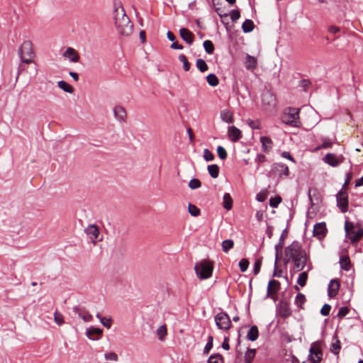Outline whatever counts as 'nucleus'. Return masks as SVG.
Segmentation results:
<instances>
[{"instance_id": "obj_46", "label": "nucleus", "mask_w": 363, "mask_h": 363, "mask_svg": "<svg viewBox=\"0 0 363 363\" xmlns=\"http://www.w3.org/2000/svg\"><path fill=\"white\" fill-rule=\"evenodd\" d=\"M213 336L211 335H209L208 337V342L203 349V354H208L210 352V350L212 349L213 347Z\"/></svg>"}, {"instance_id": "obj_34", "label": "nucleus", "mask_w": 363, "mask_h": 363, "mask_svg": "<svg viewBox=\"0 0 363 363\" xmlns=\"http://www.w3.org/2000/svg\"><path fill=\"white\" fill-rule=\"evenodd\" d=\"M254 27H255L254 23L250 19H246L242 25V29L245 33H250V32L252 31V30L254 29Z\"/></svg>"}, {"instance_id": "obj_49", "label": "nucleus", "mask_w": 363, "mask_h": 363, "mask_svg": "<svg viewBox=\"0 0 363 363\" xmlns=\"http://www.w3.org/2000/svg\"><path fill=\"white\" fill-rule=\"evenodd\" d=\"M249 261L243 258L239 262V267L242 272H245L247 271L248 266H249Z\"/></svg>"}, {"instance_id": "obj_17", "label": "nucleus", "mask_w": 363, "mask_h": 363, "mask_svg": "<svg viewBox=\"0 0 363 363\" xmlns=\"http://www.w3.org/2000/svg\"><path fill=\"white\" fill-rule=\"evenodd\" d=\"M103 330L101 328L90 327L86 329V335L91 340H97L102 335Z\"/></svg>"}, {"instance_id": "obj_36", "label": "nucleus", "mask_w": 363, "mask_h": 363, "mask_svg": "<svg viewBox=\"0 0 363 363\" xmlns=\"http://www.w3.org/2000/svg\"><path fill=\"white\" fill-rule=\"evenodd\" d=\"M208 172L211 177L216 179L219 175V167L217 164H210L207 167Z\"/></svg>"}, {"instance_id": "obj_15", "label": "nucleus", "mask_w": 363, "mask_h": 363, "mask_svg": "<svg viewBox=\"0 0 363 363\" xmlns=\"http://www.w3.org/2000/svg\"><path fill=\"white\" fill-rule=\"evenodd\" d=\"M340 286V281L337 279L330 280L328 286V295L330 298H334L338 293Z\"/></svg>"}, {"instance_id": "obj_33", "label": "nucleus", "mask_w": 363, "mask_h": 363, "mask_svg": "<svg viewBox=\"0 0 363 363\" xmlns=\"http://www.w3.org/2000/svg\"><path fill=\"white\" fill-rule=\"evenodd\" d=\"M306 301V298L305 295L301 293H298L295 298L294 303L299 309H303V306Z\"/></svg>"}, {"instance_id": "obj_3", "label": "nucleus", "mask_w": 363, "mask_h": 363, "mask_svg": "<svg viewBox=\"0 0 363 363\" xmlns=\"http://www.w3.org/2000/svg\"><path fill=\"white\" fill-rule=\"evenodd\" d=\"M299 108L289 107L281 116L284 123L292 127H300L301 123L299 118Z\"/></svg>"}, {"instance_id": "obj_37", "label": "nucleus", "mask_w": 363, "mask_h": 363, "mask_svg": "<svg viewBox=\"0 0 363 363\" xmlns=\"http://www.w3.org/2000/svg\"><path fill=\"white\" fill-rule=\"evenodd\" d=\"M256 354L255 349H247L245 354V363H252V359H254Z\"/></svg>"}, {"instance_id": "obj_10", "label": "nucleus", "mask_w": 363, "mask_h": 363, "mask_svg": "<svg viewBox=\"0 0 363 363\" xmlns=\"http://www.w3.org/2000/svg\"><path fill=\"white\" fill-rule=\"evenodd\" d=\"M271 172L272 174H277L279 177H287L289 174V167L281 162H276L272 165Z\"/></svg>"}, {"instance_id": "obj_11", "label": "nucleus", "mask_w": 363, "mask_h": 363, "mask_svg": "<svg viewBox=\"0 0 363 363\" xmlns=\"http://www.w3.org/2000/svg\"><path fill=\"white\" fill-rule=\"evenodd\" d=\"M327 228L325 222L317 223L313 226V234L319 240L324 238L327 233Z\"/></svg>"}, {"instance_id": "obj_52", "label": "nucleus", "mask_w": 363, "mask_h": 363, "mask_svg": "<svg viewBox=\"0 0 363 363\" xmlns=\"http://www.w3.org/2000/svg\"><path fill=\"white\" fill-rule=\"evenodd\" d=\"M217 153L220 159L225 160L227 158V152L225 149L222 146H218L217 147Z\"/></svg>"}, {"instance_id": "obj_61", "label": "nucleus", "mask_w": 363, "mask_h": 363, "mask_svg": "<svg viewBox=\"0 0 363 363\" xmlns=\"http://www.w3.org/2000/svg\"><path fill=\"white\" fill-rule=\"evenodd\" d=\"M354 228V226L353 223L347 220L345 223V230L346 235H348L351 233V231L353 230Z\"/></svg>"}, {"instance_id": "obj_26", "label": "nucleus", "mask_w": 363, "mask_h": 363, "mask_svg": "<svg viewBox=\"0 0 363 363\" xmlns=\"http://www.w3.org/2000/svg\"><path fill=\"white\" fill-rule=\"evenodd\" d=\"M262 101L264 105H268L269 106H274L276 104L275 96L269 92L264 93L262 95Z\"/></svg>"}, {"instance_id": "obj_20", "label": "nucleus", "mask_w": 363, "mask_h": 363, "mask_svg": "<svg viewBox=\"0 0 363 363\" xmlns=\"http://www.w3.org/2000/svg\"><path fill=\"white\" fill-rule=\"evenodd\" d=\"M179 34L181 38L187 44L191 45L194 40V35L191 31L189 29L182 28L179 30Z\"/></svg>"}, {"instance_id": "obj_50", "label": "nucleus", "mask_w": 363, "mask_h": 363, "mask_svg": "<svg viewBox=\"0 0 363 363\" xmlns=\"http://www.w3.org/2000/svg\"><path fill=\"white\" fill-rule=\"evenodd\" d=\"M281 201V198L279 196L272 197L269 200V205L272 208H277Z\"/></svg>"}, {"instance_id": "obj_1", "label": "nucleus", "mask_w": 363, "mask_h": 363, "mask_svg": "<svg viewBox=\"0 0 363 363\" xmlns=\"http://www.w3.org/2000/svg\"><path fill=\"white\" fill-rule=\"evenodd\" d=\"M114 19L117 30L121 35H128L131 33L133 26L122 6L115 5Z\"/></svg>"}, {"instance_id": "obj_29", "label": "nucleus", "mask_w": 363, "mask_h": 363, "mask_svg": "<svg viewBox=\"0 0 363 363\" xmlns=\"http://www.w3.org/2000/svg\"><path fill=\"white\" fill-rule=\"evenodd\" d=\"M220 118L223 121L228 123H233L234 121L233 113L228 109L221 111Z\"/></svg>"}, {"instance_id": "obj_44", "label": "nucleus", "mask_w": 363, "mask_h": 363, "mask_svg": "<svg viewBox=\"0 0 363 363\" xmlns=\"http://www.w3.org/2000/svg\"><path fill=\"white\" fill-rule=\"evenodd\" d=\"M203 48L205 49V51L208 53V54H213V52H214V45H213V43H212V41L209 40H206L203 42Z\"/></svg>"}, {"instance_id": "obj_6", "label": "nucleus", "mask_w": 363, "mask_h": 363, "mask_svg": "<svg viewBox=\"0 0 363 363\" xmlns=\"http://www.w3.org/2000/svg\"><path fill=\"white\" fill-rule=\"evenodd\" d=\"M285 254L286 256H289L290 258L299 256L302 257L306 252V250H303L299 242L295 240L292 242V243L285 248Z\"/></svg>"}, {"instance_id": "obj_24", "label": "nucleus", "mask_w": 363, "mask_h": 363, "mask_svg": "<svg viewBox=\"0 0 363 363\" xmlns=\"http://www.w3.org/2000/svg\"><path fill=\"white\" fill-rule=\"evenodd\" d=\"M323 161L331 167H337L341 163V161L333 153H328L323 158Z\"/></svg>"}, {"instance_id": "obj_9", "label": "nucleus", "mask_w": 363, "mask_h": 363, "mask_svg": "<svg viewBox=\"0 0 363 363\" xmlns=\"http://www.w3.org/2000/svg\"><path fill=\"white\" fill-rule=\"evenodd\" d=\"M277 309L279 315L284 319L291 315L292 311L290 307V303L286 301H281L277 306Z\"/></svg>"}, {"instance_id": "obj_2", "label": "nucleus", "mask_w": 363, "mask_h": 363, "mask_svg": "<svg viewBox=\"0 0 363 363\" xmlns=\"http://www.w3.org/2000/svg\"><path fill=\"white\" fill-rule=\"evenodd\" d=\"M18 55L22 64H34L35 74L37 73L36 64L33 62L35 52L33 49V44L30 41H24L18 49Z\"/></svg>"}, {"instance_id": "obj_45", "label": "nucleus", "mask_w": 363, "mask_h": 363, "mask_svg": "<svg viewBox=\"0 0 363 363\" xmlns=\"http://www.w3.org/2000/svg\"><path fill=\"white\" fill-rule=\"evenodd\" d=\"M188 210H189V213L192 216H198L201 213L200 209L198 207H196L195 205H193L191 203L189 204Z\"/></svg>"}, {"instance_id": "obj_30", "label": "nucleus", "mask_w": 363, "mask_h": 363, "mask_svg": "<svg viewBox=\"0 0 363 363\" xmlns=\"http://www.w3.org/2000/svg\"><path fill=\"white\" fill-rule=\"evenodd\" d=\"M352 235L349 237L352 244L357 243L363 236V229L360 228L357 231H351Z\"/></svg>"}, {"instance_id": "obj_47", "label": "nucleus", "mask_w": 363, "mask_h": 363, "mask_svg": "<svg viewBox=\"0 0 363 363\" xmlns=\"http://www.w3.org/2000/svg\"><path fill=\"white\" fill-rule=\"evenodd\" d=\"M350 312V309L347 306H342L339 308L337 316L340 319H342L345 316H346Z\"/></svg>"}, {"instance_id": "obj_21", "label": "nucleus", "mask_w": 363, "mask_h": 363, "mask_svg": "<svg viewBox=\"0 0 363 363\" xmlns=\"http://www.w3.org/2000/svg\"><path fill=\"white\" fill-rule=\"evenodd\" d=\"M308 199L312 206L318 204L320 202V194L317 189L310 188L308 191Z\"/></svg>"}, {"instance_id": "obj_27", "label": "nucleus", "mask_w": 363, "mask_h": 363, "mask_svg": "<svg viewBox=\"0 0 363 363\" xmlns=\"http://www.w3.org/2000/svg\"><path fill=\"white\" fill-rule=\"evenodd\" d=\"M245 64L247 69L253 70L256 68L257 65V59L255 57L247 54Z\"/></svg>"}, {"instance_id": "obj_56", "label": "nucleus", "mask_w": 363, "mask_h": 363, "mask_svg": "<svg viewBox=\"0 0 363 363\" xmlns=\"http://www.w3.org/2000/svg\"><path fill=\"white\" fill-rule=\"evenodd\" d=\"M230 18L233 21L235 22L240 17V12L237 9H233L230 13Z\"/></svg>"}, {"instance_id": "obj_62", "label": "nucleus", "mask_w": 363, "mask_h": 363, "mask_svg": "<svg viewBox=\"0 0 363 363\" xmlns=\"http://www.w3.org/2000/svg\"><path fill=\"white\" fill-rule=\"evenodd\" d=\"M157 334L160 335V339H162V337L166 335L167 334V328L165 325H162L157 329Z\"/></svg>"}, {"instance_id": "obj_31", "label": "nucleus", "mask_w": 363, "mask_h": 363, "mask_svg": "<svg viewBox=\"0 0 363 363\" xmlns=\"http://www.w3.org/2000/svg\"><path fill=\"white\" fill-rule=\"evenodd\" d=\"M223 206L226 210L229 211L233 207V199L228 193H225L223 198Z\"/></svg>"}, {"instance_id": "obj_13", "label": "nucleus", "mask_w": 363, "mask_h": 363, "mask_svg": "<svg viewBox=\"0 0 363 363\" xmlns=\"http://www.w3.org/2000/svg\"><path fill=\"white\" fill-rule=\"evenodd\" d=\"M288 225L286 226V228L282 231L281 234V236L279 238V242L275 245V251H276V254H275V257H276V263L278 262L279 260V254L281 253V250L284 247V240L286 238V237L288 236Z\"/></svg>"}, {"instance_id": "obj_4", "label": "nucleus", "mask_w": 363, "mask_h": 363, "mask_svg": "<svg viewBox=\"0 0 363 363\" xmlns=\"http://www.w3.org/2000/svg\"><path fill=\"white\" fill-rule=\"evenodd\" d=\"M213 269V263L206 259L197 262L194 267L196 274L201 279H206L211 277Z\"/></svg>"}, {"instance_id": "obj_23", "label": "nucleus", "mask_w": 363, "mask_h": 363, "mask_svg": "<svg viewBox=\"0 0 363 363\" xmlns=\"http://www.w3.org/2000/svg\"><path fill=\"white\" fill-rule=\"evenodd\" d=\"M65 57H67L72 62H77L79 60L78 52L72 48H67L63 54Z\"/></svg>"}, {"instance_id": "obj_7", "label": "nucleus", "mask_w": 363, "mask_h": 363, "mask_svg": "<svg viewBox=\"0 0 363 363\" xmlns=\"http://www.w3.org/2000/svg\"><path fill=\"white\" fill-rule=\"evenodd\" d=\"M337 206L342 213H346L348 211V195L346 191L341 189L336 195Z\"/></svg>"}, {"instance_id": "obj_64", "label": "nucleus", "mask_w": 363, "mask_h": 363, "mask_svg": "<svg viewBox=\"0 0 363 363\" xmlns=\"http://www.w3.org/2000/svg\"><path fill=\"white\" fill-rule=\"evenodd\" d=\"M105 357L106 359L111 360V361H116L117 358H118L117 354H115L114 352H109V353L105 354Z\"/></svg>"}, {"instance_id": "obj_25", "label": "nucleus", "mask_w": 363, "mask_h": 363, "mask_svg": "<svg viewBox=\"0 0 363 363\" xmlns=\"http://www.w3.org/2000/svg\"><path fill=\"white\" fill-rule=\"evenodd\" d=\"M260 142L262 143V150L264 152H269L273 147V142L272 139L267 136H262L260 138Z\"/></svg>"}, {"instance_id": "obj_12", "label": "nucleus", "mask_w": 363, "mask_h": 363, "mask_svg": "<svg viewBox=\"0 0 363 363\" xmlns=\"http://www.w3.org/2000/svg\"><path fill=\"white\" fill-rule=\"evenodd\" d=\"M309 360L311 363H319L322 359L323 352L316 346H311L310 348Z\"/></svg>"}, {"instance_id": "obj_18", "label": "nucleus", "mask_w": 363, "mask_h": 363, "mask_svg": "<svg viewBox=\"0 0 363 363\" xmlns=\"http://www.w3.org/2000/svg\"><path fill=\"white\" fill-rule=\"evenodd\" d=\"M84 231L92 242H95V240L99 239V230L96 225H89Z\"/></svg>"}, {"instance_id": "obj_35", "label": "nucleus", "mask_w": 363, "mask_h": 363, "mask_svg": "<svg viewBox=\"0 0 363 363\" xmlns=\"http://www.w3.org/2000/svg\"><path fill=\"white\" fill-rule=\"evenodd\" d=\"M58 86L65 91V92L72 94L74 92V89L73 86H72L70 84L67 83L65 81L61 80L57 82Z\"/></svg>"}, {"instance_id": "obj_58", "label": "nucleus", "mask_w": 363, "mask_h": 363, "mask_svg": "<svg viewBox=\"0 0 363 363\" xmlns=\"http://www.w3.org/2000/svg\"><path fill=\"white\" fill-rule=\"evenodd\" d=\"M100 322L106 328H111L112 325V320L111 318L104 317V318H101Z\"/></svg>"}, {"instance_id": "obj_48", "label": "nucleus", "mask_w": 363, "mask_h": 363, "mask_svg": "<svg viewBox=\"0 0 363 363\" xmlns=\"http://www.w3.org/2000/svg\"><path fill=\"white\" fill-rule=\"evenodd\" d=\"M201 186V182L198 179H191L189 182V187L191 189H196Z\"/></svg>"}, {"instance_id": "obj_42", "label": "nucleus", "mask_w": 363, "mask_h": 363, "mask_svg": "<svg viewBox=\"0 0 363 363\" xmlns=\"http://www.w3.org/2000/svg\"><path fill=\"white\" fill-rule=\"evenodd\" d=\"M308 279L307 272H301L297 279V283L302 287L305 286Z\"/></svg>"}, {"instance_id": "obj_19", "label": "nucleus", "mask_w": 363, "mask_h": 363, "mask_svg": "<svg viewBox=\"0 0 363 363\" xmlns=\"http://www.w3.org/2000/svg\"><path fill=\"white\" fill-rule=\"evenodd\" d=\"M228 135L229 139L233 143L238 141L242 138L241 131L235 126L228 127Z\"/></svg>"}, {"instance_id": "obj_60", "label": "nucleus", "mask_w": 363, "mask_h": 363, "mask_svg": "<svg viewBox=\"0 0 363 363\" xmlns=\"http://www.w3.org/2000/svg\"><path fill=\"white\" fill-rule=\"evenodd\" d=\"M267 161V157L263 154H258L255 160V162L258 164L257 169L259 168V164L264 163Z\"/></svg>"}, {"instance_id": "obj_22", "label": "nucleus", "mask_w": 363, "mask_h": 363, "mask_svg": "<svg viewBox=\"0 0 363 363\" xmlns=\"http://www.w3.org/2000/svg\"><path fill=\"white\" fill-rule=\"evenodd\" d=\"M113 114L116 119L118 120V121H125L127 114L124 107L121 106H115V108H113Z\"/></svg>"}, {"instance_id": "obj_8", "label": "nucleus", "mask_w": 363, "mask_h": 363, "mask_svg": "<svg viewBox=\"0 0 363 363\" xmlns=\"http://www.w3.org/2000/svg\"><path fill=\"white\" fill-rule=\"evenodd\" d=\"M280 288L281 283L279 281L275 279L269 280L267 285V294L264 298H272L275 301L276 298L274 297V295L279 291Z\"/></svg>"}, {"instance_id": "obj_38", "label": "nucleus", "mask_w": 363, "mask_h": 363, "mask_svg": "<svg viewBox=\"0 0 363 363\" xmlns=\"http://www.w3.org/2000/svg\"><path fill=\"white\" fill-rule=\"evenodd\" d=\"M206 81L208 84L211 86H216L219 83V79L217 76L214 74H209L206 77Z\"/></svg>"}, {"instance_id": "obj_63", "label": "nucleus", "mask_w": 363, "mask_h": 363, "mask_svg": "<svg viewBox=\"0 0 363 363\" xmlns=\"http://www.w3.org/2000/svg\"><path fill=\"white\" fill-rule=\"evenodd\" d=\"M217 14L220 16V18H227L228 16V13H225L224 11L221 8H216L215 9Z\"/></svg>"}, {"instance_id": "obj_28", "label": "nucleus", "mask_w": 363, "mask_h": 363, "mask_svg": "<svg viewBox=\"0 0 363 363\" xmlns=\"http://www.w3.org/2000/svg\"><path fill=\"white\" fill-rule=\"evenodd\" d=\"M259 337V330L256 325H252L247 334V339L250 341H255Z\"/></svg>"}, {"instance_id": "obj_32", "label": "nucleus", "mask_w": 363, "mask_h": 363, "mask_svg": "<svg viewBox=\"0 0 363 363\" xmlns=\"http://www.w3.org/2000/svg\"><path fill=\"white\" fill-rule=\"evenodd\" d=\"M340 264L342 269L345 271H349L351 267V262L349 257H341L340 259Z\"/></svg>"}, {"instance_id": "obj_14", "label": "nucleus", "mask_w": 363, "mask_h": 363, "mask_svg": "<svg viewBox=\"0 0 363 363\" xmlns=\"http://www.w3.org/2000/svg\"><path fill=\"white\" fill-rule=\"evenodd\" d=\"M73 312L79 318L83 319L85 322L91 321L93 319L92 315L84 308L79 306H74Z\"/></svg>"}, {"instance_id": "obj_41", "label": "nucleus", "mask_w": 363, "mask_h": 363, "mask_svg": "<svg viewBox=\"0 0 363 363\" xmlns=\"http://www.w3.org/2000/svg\"><path fill=\"white\" fill-rule=\"evenodd\" d=\"M207 362L223 363V358L220 354H213L208 357Z\"/></svg>"}, {"instance_id": "obj_54", "label": "nucleus", "mask_w": 363, "mask_h": 363, "mask_svg": "<svg viewBox=\"0 0 363 363\" xmlns=\"http://www.w3.org/2000/svg\"><path fill=\"white\" fill-rule=\"evenodd\" d=\"M331 309L330 305L328 303H325L322 308L320 309V314L323 316H327L330 314V311Z\"/></svg>"}, {"instance_id": "obj_51", "label": "nucleus", "mask_w": 363, "mask_h": 363, "mask_svg": "<svg viewBox=\"0 0 363 363\" xmlns=\"http://www.w3.org/2000/svg\"><path fill=\"white\" fill-rule=\"evenodd\" d=\"M214 155L208 150L204 149L203 150V159L207 161H213L214 160Z\"/></svg>"}, {"instance_id": "obj_39", "label": "nucleus", "mask_w": 363, "mask_h": 363, "mask_svg": "<svg viewBox=\"0 0 363 363\" xmlns=\"http://www.w3.org/2000/svg\"><path fill=\"white\" fill-rule=\"evenodd\" d=\"M197 69L201 72H205L208 69V66L203 59H198L196 62Z\"/></svg>"}, {"instance_id": "obj_43", "label": "nucleus", "mask_w": 363, "mask_h": 363, "mask_svg": "<svg viewBox=\"0 0 363 363\" xmlns=\"http://www.w3.org/2000/svg\"><path fill=\"white\" fill-rule=\"evenodd\" d=\"M179 60L183 64V69L187 72L190 69L191 64L189 62L186 57L184 54H181L179 56Z\"/></svg>"}, {"instance_id": "obj_16", "label": "nucleus", "mask_w": 363, "mask_h": 363, "mask_svg": "<svg viewBox=\"0 0 363 363\" xmlns=\"http://www.w3.org/2000/svg\"><path fill=\"white\" fill-rule=\"evenodd\" d=\"M291 259H292L294 263V267L296 268L298 271H301L304 269L308 260L306 253H304L303 257H301L299 256H295L291 257Z\"/></svg>"}, {"instance_id": "obj_40", "label": "nucleus", "mask_w": 363, "mask_h": 363, "mask_svg": "<svg viewBox=\"0 0 363 363\" xmlns=\"http://www.w3.org/2000/svg\"><path fill=\"white\" fill-rule=\"evenodd\" d=\"M234 242L233 240L227 239L222 242V250L224 252H228L230 249L233 248Z\"/></svg>"}, {"instance_id": "obj_53", "label": "nucleus", "mask_w": 363, "mask_h": 363, "mask_svg": "<svg viewBox=\"0 0 363 363\" xmlns=\"http://www.w3.org/2000/svg\"><path fill=\"white\" fill-rule=\"evenodd\" d=\"M331 351L335 354H338L339 352H340V342L339 340H337L335 342H333L331 345Z\"/></svg>"}, {"instance_id": "obj_57", "label": "nucleus", "mask_w": 363, "mask_h": 363, "mask_svg": "<svg viewBox=\"0 0 363 363\" xmlns=\"http://www.w3.org/2000/svg\"><path fill=\"white\" fill-rule=\"evenodd\" d=\"M262 265V260L260 259H257L254 264L253 267V273L255 275H257L260 272V268Z\"/></svg>"}, {"instance_id": "obj_59", "label": "nucleus", "mask_w": 363, "mask_h": 363, "mask_svg": "<svg viewBox=\"0 0 363 363\" xmlns=\"http://www.w3.org/2000/svg\"><path fill=\"white\" fill-rule=\"evenodd\" d=\"M322 141H323V143L318 148L327 149V148L331 147V146L333 145V142L330 140H329L328 138H323Z\"/></svg>"}, {"instance_id": "obj_5", "label": "nucleus", "mask_w": 363, "mask_h": 363, "mask_svg": "<svg viewBox=\"0 0 363 363\" xmlns=\"http://www.w3.org/2000/svg\"><path fill=\"white\" fill-rule=\"evenodd\" d=\"M215 322L218 328L222 330H228L232 326L230 318L225 312L217 313L215 316Z\"/></svg>"}, {"instance_id": "obj_55", "label": "nucleus", "mask_w": 363, "mask_h": 363, "mask_svg": "<svg viewBox=\"0 0 363 363\" xmlns=\"http://www.w3.org/2000/svg\"><path fill=\"white\" fill-rule=\"evenodd\" d=\"M54 319H55V323L59 325H61L64 323L63 315L58 312L55 313Z\"/></svg>"}]
</instances>
